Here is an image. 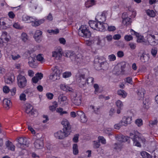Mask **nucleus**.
<instances>
[{
	"label": "nucleus",
	"mask_w": 158,
	"mask_h": 158,
	"mask_svg": "<svg viewBox=\"0 0 158 158\" xmlns=\"http://www.w3.org/2000/svg\"><path fill=\"white\" fill-rule=\"evenodd\" d=\"M106 13H99L95 17V19L98 22L94 21H90L89 23L90 27L97 31H104L106 30L108 24L106 23H103L106 20Z\"/></svg>",
	"instance_id": "1"
},
{
	"label": "nucleus",
	"mask_w": 158,
	"mask_h": 158,
	"mask_svg": "<svg viewBox=\"0 0 158 158\" xmlns=\"http://www.w3.org/2000/svg\"><path fill=\"white\" fill-rule=\"evenodd\" d=\"M66 56L67 57L69 56L73 62L78 65H82L85 63L83 57L81 54L77 52L75 53L73 52L69 51L66 52Z\"/></svg>",
	"instance_id": "2"
},
{
	"label": "nucleus",
	"mask_w": 158,
	"mask_h": 158,
	"mask_svg": "<svg viewBox=\"0 0 158 158\" xmlns=\"http://www.w3.org/2000/svg\"><path fill=\"white\" fill-rule=\"evenodd\" d=\"M146 37L147 41L146 40L145 45L150 44L155 46L158 44V35H154L148 34Z\"/></svg>",
	"instance_id": "3"
},
{
	"label": "nucleus",
	"mask_w": 158,
	"mask_h": 158,
	"mask_svg": "<svg viewBox=\"0 0 158 158\" xmlns=\"http://www.w3.org/2000/svg\"><path fill=\"white\" fill-rule=\"evenodd\" d=\"M79 35L81 37L89 38L91 35V33L89 31L88 27L86 25H82L78 30Z\"/></svg>",
	"instance_id": "4"
},
{
	"label": "nucleus",
	"mask_w": 158,
	"mask_h": 158,
	"mask_svg": "<svg viewBox=\"0 0 158 158\" xmlns=\"http://www.w3.org/2000/svg\"><path fill=\"white\" fill-rule=\"evenodd\" d=\"M81 95L79 93L73 92L71 94V100L73 103L77 106H79L81 104Z\"/></svg>",
	"instance_id": "5"
},
{
	"label": "nucleus",
	"mask_w": 158,
	"mask_h": 158,
	"mask_svg": "<svg viewBox=\"0 0 158 158\" xmlns=\"http://www.w3.org/2000/svg\"><path fill=\"white\" fill-rule=\"evenodd\" d=\"M139 133L137 131L134 132L130 134V137L132 139L133 142V144L138 147H141L140 141L141 139L139 137Z\"/></svg>",
	"instance_id": "6"
},
{
	"label": "nucleus",
	"mask_w": 158,
	"mask_h": 158,
	"mask_svg": "<svg viewBox=\"0 0 158 158\" xmlns=\"http://www.w3.org/2000/svg\"><path fill=\"white\" fill-rule=\"evenodd\" d=\"M18 85L20 88H23L27 85V80L24 76V73L21 72L17 77Z\"/></svg>",
	"instance_id": "7"
},
{
	"label": "nucleus",
	"mask_w": 158,
	"mask_h": 158,
	"mask_svg": "<svg viewBox=\"0 0 158 158\" xmlns=\"http://www.w3.org/2000/svg\"><path fill=\"white\" fill-rule=\"evenodd\" d=\"M62 130L63 131L60 130L54 134V136L56 138L59 139H63L70 134V133L64 130Z\"/></svg>",
	"instance_id": "8"
},
{
	"label": "nucleus",
	"mask_w": 158,
	"mask_h": 158,
	"mask_svg": "<svg viewBox=\"0 0 158 158\" xmlns=\"http://www.w3.org/2000/svg\"><path fill=\"white\" fill-rule=\"evenodd\" d=\"M11 21L9 19H0V28L2 29H6L10 27L11 25Z\"/></svg>",
	"instance_id": "9"
},
{
	"label": "nucleus",
	"mask_w": 158,
	"mask_h": 158,
	"mask_svg": "<svg viewBox=\"0 0 158 158\" xmlns=\"http://www.w3.org/2000/svg\"><path fill=\"white\" fill-rule=\"evenodd\" d=\"M63 52L61 48L58 47L55 48L52 52V56L56 60H60L62 55Z\"/></svg>",
	"instance_id": "10"
},
{
	"label": "nucleus",
	"mask_w": 158,
	"mask_h": 158,
	"mask_svg": "<svg viewBox=\"0 0 158 158\" xmlns=\"http://www.w3.org/2000/svg\"><path fill=\"white\" fill-rule=\"evenodd\" d=\"M138 56L140 58V60L143 63L148 62L149 59V55L143 50L139 52L138 53Z\"/></svg>",
	"instance_id": "11"
},
{
	"label": "nucleus",
	"mask_w": 158,
	"mask_h": 158,
	"mask_svg": "<svg viewBox=\"0 0 158 158\" xmlns=\"http://www.w3.org/2000/svg\"><path fill=\"white\" fill-rule=\"evenodd\" d=\"M69 100L67 96L60 94L58 98V102L61 106H65L69 103Z\"/></svg>",
	"instance_id": "12"
},
{
	"label": "nucleus",
	"mask_w": 158,
	"mask_h": 158,
	"mask_svg": "<svg viewBox=\"0 0 158 158\" xmlns=\"http://www.w3.org/2000/svg\"><path fill=\"white\" fill-rule=\"evenodd\" d=\"M29 7L32 10H37L38 12H41L43 8L41 6H39L38 3L35 2H31L29 4Z\"/></svg>",
	"instance_id": "13"
},
{
	"label": "nucleus",
	"mask_w": 158,
	"mask_h": 158,
	"mask_svg": "<svg viewBox=\"0 0 158 158\" xmlns=\"http://www.w3.org/2000/svg\"><path fill=\"white\" fill-rule=\"evenodd\" d=\"M61 124L63 127L62 130L67 131L70 133L71 132V127L68 120L65 118L63 119L61 121Z\"/></svg>",
	"instance_id": "14"
},
{
	"label": "nucleus",
	"mask_w": 158,
	"mask_h": 158,
	"mask_svg": "<svg viewBox=\"0 0 158 158\" xmlns=\"http://www.w3.org/2000/svg\"><path fill=\"white\" fill-rule=\"evenodd\" d=\"M132 120V117L131 116H124L120 121L124 126H127L130 124Z\"/></svg>",
	"instance_id": "15"
},
{
	"label": "nucleus",
	"mask_w": 158,
	"mask_h": 158,
	"mask_svg": "<svg viewBox=\"0 0 158 158\" xmlns=\"http://www.w3.org/2000/svg\"><path fill=\"white\" fill-rule=\"evenodd\" d=\"M89 74L88 71L86 69H80L78 71V73L76 75L77 79L80 77H85L86 75Z\"/></svg>",
	"instance_id": "16"
},
{
	"label": "nucleus",
	"mask_w": 158,
	"mask_h": 158,
	"mask_svg": "<svg viewBox=\"0 0 158 158\" xmlns=\"http://www.w3.org/2000/svg\"><path fill=\"white\" fill-rule=\"evenodd\" d=\"M43 139L41 137L36 139L34 142L35 147L37 149L42 148L43 146Z\"/></svg>",
	"instance_id": "17"
},
{
	"label": "nucleus",
	"mask_w": 158,
	"mask_h": 158,
	"mask_svg": "<svg viewBox=\"0 0 158 158\" xmlns=\"http://www.w3.org/2000/svg\"><path fill=\"white\" fill-rule=\"evenodd\" d=\"M115 138L117 141L122 143L127 141L129 139V137L128 136H123L122 135H116Z\"/></svg>",
	"instance_id": "18"
},
{
	"label": "nucleus",
	"mask_w": 158,
	"mask_h": 158,
	"mask_svg": "<svg viewBox=\"0 0 158 158\" xmlns=\"http://www.w3.org/2000/svg\"><path fill=\"white\" fill-rule=\"evenodd\" d=\"M22 21L25 23H30L35 19V17L29 16L27 15L24 14L22 16Z\"/></svg>",
	"instance_id": "19"
},
{
	"label": "nucleus",
	"mask_w": 158,
	"mask_h": 158,
	"mask_svg": "<svg viewBox=\"0 0 158 158\" xmlns=\"http://www.w3.org/2000/svg\"><path fill=\"white\" fill-rule=\"evenodd\" d=\"M42 32L40 30L36 31L34 35L35 40L37 42H40L42 40Z\"/></svg>",
	"instance_id": "20"
},
{
	"label": "nucleus",
	"mask_w": 158,
	"mask_h": 158,
	"mask_svg": "<svg viewBox=\"0 0 158 158\" xmlns=\"http://www.w3.org/2000/svg\"><path fill=\"white\" fill-rule=\"evenodd\" d=\"M150 102L148 99H143V107L141 109V111L142 112H144L146 110L148 109L149 108Z\"/></svg>",
	"instance_id": "21"
},
{
	"label": "nucleus",
	"mask_w": 158,
	"mask_h": 158,
	"mask_svg": "<svg viewBox=\"0 0 158 158\" xmlns=\"http://www.w3.org/2000/svg\"><path fill=\"white\" fill-rule=\"evenodd\" d=\"M123 144L119 142L115 143L113 145V148L116 152H118L121 151Z\"/></svg>",
	"instance_id": "22"
},
{
	"label": "nucleus",
	"mask_w": 158,
	"mask_h": 158,
	"mask_svg": "<svg viewBox=\"0 0 158 158\" xmlns=\"http://www.w3.org/2000/svg\"><path fill=\"white\" fill-rule=\"evenodd\" d=\"M35 19L34 20L33 22H31V25L34 27H37L39 26L41 24L43 23L45 20V19L44 18L42 19H40L38 20L35 17Z\"/></svg>",
	"instance_id": "23"
},
{
	"label": "nucleus",
	"mask_w": 158,
	"mask_h": 158,
	"mask_svg": "<svg viewBox=\"0 0 158 158\" xmlns=\"http://www.w3.org/2000/svg\"><path fill=\"white\" fill-rule=\"evenodd\" d=\"M60 89L66 92H73V89L65 84H61L60 85Z\"/></svg>",
	"instance_id": "24"
},
{
	"label": "nucleus",
	"mask_w": 158,
	"mask_h": 158,
	"mask_svg": "<svg viewBox=\"0 0 158 158\" xmlns=\"http://www.w3.org/2000/svg\"><path fill=\"white\" fill-rule=\"evenodd\" d=\"M115 103L116 106L118 108L116 113L118 114H119L121 113V111L122 109L123 106V102L121 100H118L115 102Z\"/></svg>",
	"instance_id": "25"
},
{
	"label": "nucleus",
	"mask_w": 158,
	"mask_h": 158,
	"mask_svg": "<svg viewBox=\"0 0 158 158\" xmlns=\"http://www.w3.org/2000/svg\"><path fill=\"white\" fill-rule=\"evenodd\" d=\"M27 139L25 138H20L18 140V146L20 147L21 148L24 149V148H23L24 146H26V144Z\"/></svg>",
	"instance_id": "26"
},
{
	"label": "nucleus",
	"mask_w": 158,
	"mask_h": 158,
	"mask_svg": "<svg viewBox=\"0 0 158 158\" xmlns=\"http://www.w3.org/2000/svg\"><path fill=\"white\" fill-rule=\"evenodd\" d=\"M79 81V84L80 87H84L86 86V79L85 78V77H80L77 79Z\"/></svg>",
	"instance_id": "27"
},
{
	"label": "nucleus",
	"mask_w": 158,
	"mask_h": 158,
	"mask_svg": "<svg viewBox=\"0 0 158 158\" xmlns=\"http://www.w3.org/2000/svg\"><path fill=\"white\" fill-rule=\"evenodd\" d=\"M3 103L4 107L6 109H8L11 106V103L10 101L7 99H4Z\"/></svg>",
	"instance_id": "28"
},
{
	"label": "nucleus",
	"mask_w": 158,
	"mask_h": 158,
	"mask_svg": "<svg viewBox=\"0 0 158 158\" xmlns=\"http://www.w3.org/2000/svg\"><path fill=\"white\" fill-rule=\"evenodd\" d=\"M137 93L139 99H140L143 98L145 94V91L143 89H139L138 90Z\"/></svg>",
	"instance_id": "29"
},
{
	"label": "nucleus",
	"mask_w": 158,
	"mask_h": 158,
	"mask_svg": "<svg viewBox=\"0 0 158 158\" xmlns=\"http://www.w3.org/2000/svg\"><path fill=\"white\" fill-rule=\"evenodd\" d=\"M20 39L24 42H26L29 40V37L28 35L24 32H22L21 34Z\"/></svg>",
	"instance_id": "30"
},
{
	"label": "nucleus",
	"mask_w": 158,
	"mask_h": 158,
	"mask_svg": "<svg viewBox=\"0 0 158 158\" xmlns=\"http://www.w3.org/2000/svg\"><path fill=\"white\" fill-rule=\"evenodd\" d=\"M6 145L7 148L12 151H14L15 149V146L13 144L9 141H7L6 143Z\"/></svg>",
	"instance_id": "31"
},
{
	"label": "nucleus",
	"mask_w": 158,
	"mask_h": 158,
	"mask_svg": "<svg viewBox=\"0 0 158 158\" xmlns=\"http://www.w3.org/2000/svg\"><path fill=\"white\" fill-rule=\"evenodd\" d=\"M100 106H98L96 107L93 105H90L89 106L90 110H92V111L96 114H99L100 113Z\"/></svg>",
	"instance_id": "32"
},
{
	"label": "nucleus",
	"mask_w": 158,
	"mask_h": 158,
	"mask_svg": "<svg viewBox=\"0 0 158 158\" xmlns=\"http://www.w3.org/2000/svg\"><path fill=\"white\" fill-rule=\"evenodd\" d=\"M60 74L52 73L49 76V79L53 81L58 80L60 78Z\"/></svg>",
	"instance_id": "33"
},
{
	"label": "nucleus",
	"mask_w": 158,
	"mask_h": 158,
	"mask_svg": "<svg viewBox=\"0 0 158 158\" xmlns=\"http://www.w3.org/2000/svg\"><path fill=\"white\" fill-rule=\"evenodd\" d=\"M129 11L131 13V18H134L136 15V12L135 9L132 6H129L127 7Z\"/></svg>",
	"instance_id": "34"
},
{
	"label": "nucleus",
	"mask_w": 158,
	"mask_h": 158,
	"mask_svg": "<svg viewBox=\"0 0 158 158\" xmlns=\"http://www.w3.org/2000/svg\"><path fill=\"white\" fill-rule=\"evenodd\" d=\"M33 107L29 103H26L25 104V110L26 112L28 114L31 113V110H33Z\"/></svg>",
	"instance_id": "35"
},
{
	"label": "nucleus",
	"mask_w": 158,
	"mask_h": 158,
	"mask_svg": "<svg viewBox=\"0 0 158 158\" xmlns=\"http://www.w3.org/2000/svg\"><path fill=\"white\" fill-rule=\"evenodd\" d=\"M35 59L33 57H30L29 58L28 64L29 66L33 68L35 67L36 66L35 64Z\"/></svg>",
	"instance_id": "36"
},
{
	"label": "nucleus",
	"mask_w": 158,
	"mask_h": 158,
	"mask_svg": "<svg viewBox=\"0 0 158 158\" xmlns=\"http://www.w3.org/2000/svg\"><path fill=\"white\" fill-rule=\"evenodd\" d=\"M137 37V41L138 43H142L143 44L145 45L146 40L144 39L143 36L140 35L139 33L136 36Z\"/></svg>",
	"instance_id": "37"
},
{
	"label": "nucleus",
	"mask_w": 158,
	"mask_h": 158,
	"mask_svg": "<svg viewBox=\"0 0 158 158\" xmlns=\"http://www.w3.org/2000/svg\"><path fill=\"white\" fill-rule=\"evenodd\" d=\"M153 78L151 74H149L146 80V82L148 85H153Z\"/></svg>",
	"instance_id": "38"
},
{
	"label": "nucleus",
	"mask_w": 158,
	"mask_h": 158,
	"mask_svg": "<svg viewBox=\"0 0 158 158\" xmlns=\"http://www.w3.org/2000/svg\"><path fill=\"white\" fill-rule=\"evenodd\" d=\"M152 145H155V148H156L154 151V158H158V147H157V145L155 141H153L152 143Z\"/></svg>",
	"instance_id": "39"
},
{
	"label": "nucleus",
	"mask_w": 158,
	"mask_h": 158,
	"mask_svg": "<svg viewBox=\"0 0 158 158\" xmlns=\"http://www.w3.org/2000/svg\"><path fill=\"white\" fill-rule=\"evenodd\" d=\"M97 65L99 66L100 68H102L104 70L107 69L109 66L108 64L106 62H103L100 63H99Z\"/></svg>",
	"instance_id": "40"
},
{
	"label": "nucleus",
	"mask_w": 158,
	"mask_h": 158,
	"mask_svg": "<svg viewBox=\"0 0 158 158\" xmlns=\"http://www.w3.org/2000/svg\"><path fill=\"white\" fill-rule=\"evenodd\" d=\"M117 94L120 97L123 98H125L127 96V93L123 89H119L117 91Z\"/></svg>",
	"instance_id": "41"
},
{
	"label": "nucleus",
	"mask_w": 158,
	"mask_h": 158,
	"mask_svg": "<svg viewBox=\"0 0 158 158\" xmlns=\"http://www.w3.org/2000/svg\"><path fill=\"white\" fill-rule=\"evenodd\" d=\"M51 70L52 71V73L60 74L61 73V71L59 69V67L57 66H56L53 67L52 68Z\"/></svg>",
	"instance_id": "42"
},
{
	"label": "nucleus",
	"mask_w": 158,
	"mask_h": 158,
	"mask_svg": "<svg viewBox=\"0 0 158 158\" xmlns=\"http://www.w3.org/2000/svg\"><path fill=\"white\" fill-rule=\"evenodd\" d=\"M94 0H88L85 3V6L86 7H89L95 4Z\"/></svg>",
	"instance_id": "43"
},
{
	"label": "nucleus",
	"mask_w": 158,
	"mask_h": 158,
	"mask_svg": "<svg viewBox=\"0 0 158 158\" xmlns=\"http://www.w3.org/2000/svg\"><path fill=\"white\" fill-rule=\"evenodd\" d=\"M56 111L57 113H59L60 115H62L64 114L68 113L67 111L64 110L63 108L60 107L56 108Z\"/></svg>",
	"instance_id": "44"
},
{
	"label": "nucleus",
	"mask_w": 158,
	"mask_h": 158,
	"mask_svg": "<svg viewBox=\"0 0 158 158\" xmlns=\"http://www.w3.org/2000/svg\"><path fill=\"white\" fill-rule=\"evenodd\" d=\"M7 33L6 31H3L2 32V35H1V38H0V46H4V42L3 41V39H4L5 37L7 36Z\"/></svg>",
	"instance_id": "45"
},
{
	"label": "nucleus",
	"mask_w": 158,
	"mask_h": 158,
	"mask_svg": "<svg viewBox=\"0 0 158 158\" xmlns=\"http://www.w3.org/2000/svg\"><path fill=\"white\" fill-rule=\"evenodd\" d=\"M122 23L125 25L127 26L130 25L131 23V19L128 17L123 18Z\"/></svg>",
	"instance_id": "46"
},
{
	"label": "nucleus",
	"mask_w": 158,
	"mask_h": 158,
	"mask_svg": "<svg viewBox=\"0 0 158 158\" xmlns=\"http://www.w3.org/2000/svg\"><path fill=\"white\" fill-rule=\"evenodd\" d=\"M86 85L90 86L93 85L94 83V78L91 77H89L86 79Z\"/></svg>",
	"instance_id": "47"
},
{
	"label": "nucleus",
	"mask_w": 158,
	"mask_h": 158,
	"mask_svg": "<svg viewBox=\"0 0 158 158\" xmlns=\"http://www.w3.org/2000/svg\"><path fill=\"white\" fill-rule=\"evenodd\" d=\"M73 153L74 155H77L79 152L77 144L74 143L73 145Z\"/></svg>",
	"instance_id": "48"
},
{
	"label": "nucleus",
	"mask_w": 158,
	"mask_h": 158,
	"mask_svg": "<svg viewBox=\"0 0 158 158\" xmlns=\"http://www.w3.org/2000/svg\"><path fill=\"white\" fill-rule=\"evenodd\" d=\"M146 14L151 17H154L155 15V13L153 10L148 9L146 10Z\"/></svg>",
	"instance_id": "49"
},
{
	"label": "nucleus",
	"mask_w": 158,
	"mask_h": 158,
	"mask_svg": "<svg viewBox=\"0 0 158 158\" xmlns=\"http://www.w3.org/2000/svg\"><path fill=\"white\" fill-rule=\"evenodd\" d=\"M52 104V105L50 106H49V109L52 111H54L58 106L57 102L56 101L54 102Z\"/></svg>",
	"instance_id": "50"
},
{
	"label": "nucleus",
	"mask_w": 158,
	"mask_h": 158,
	"mask_svg": "<svg viewBox=\"0 0 158 158\" xmlns=\"http://www.w3.org/2000/svg\"><path fill=\"white\" fill-rule=\"evenodd\" d=\"M141 155L143 158H152L150 154L145 151L142 152Z\"/></svg>",
	"instance_id": "51"
},
{
	"label": "nucleus",
	"mask_w": 158,
	"mask_h": 158,
	"mask_svg": "<svg viewBox=\"0 0 158 158\" xmlns=\"http://www.w3.org/2000/svg\"><path fill=\"white\" fill-rule=\"evenodd\" d=\"M135 123L137 126L140 127L143 125V120L141 118H138L135 120Z\"/></svg>",
	"instance_id": "52"
},
{
	"label": "nucleus",
	"mask_w": 158,
	"mask_h": 158,
	"mask_svg": "<svg viewBox=\"0 0 158 158\" xmlns=\"http://www.w3.org/2000/svg\"><path fill=\"white\" fill-rule=\"evenodd\" d=\"M36 59L38 61H40L42 63L44 62L45 61L43 55L41 54H38L37 56Z\"/></svg>",
	"instance_id": "53"
},
{
	"label": "nucleus",
	"mask_w": 158,
	"mask_h": 158,
	"mask_svg": "<svg viewBox=\"0 0 158 158\" xmlns=\"http://www.w3.org/2000/svg\"><path fill=\"white\" fill-rule=\"evenodd\" d=\"M124 126L122 122L120 121L118 123L115 124L114 125V128L115 129L119 130L121 127Z\"/></svg>",
	"instance_id": "54"
},
{
	"label": "nucleus",
	"mask_w": 158,
	"mask_h": 158,
	"mask_svg": "<svg viewBox=\"0 0 158 158\" xmlns=\"http://www.w3.org/2000/svg\"><path fill=\"white\" fill-rule=\"evenodd\" d=\"M13 27L19 30H21L23 28V27L21 26L18 22L14 23L13 25Z\"/></svg>",
	"instance_id": "55"
},
{
	"label": "nucleus",
	"mask_w": 158,
	"mask_h": 158,
	"mask_svg": "<svg viewBox=\"0 0 158 158\" xmlns=\"http://www.w3.org/2000/svg\"><path fill=\"white\" fill-rule=\"evenodd\" d=\"M11 57L12 60H18L20 57V55L18 54H12L11 55Z\"/></svg>",
	"instance_id": "56"
},
{
	"label": "nucleus",
	"mask_w": 158,
	"mask_h": 158,
	"mask_svg": "<svg viewBox=\"0 0 158 158\" xmlns=\"http://www.w3.org/2000/svg\"><path fill=\"white\" fill-rule=\"evenodd\" d=\"M47 31L51 34H56L59 32V30L58 29L54 30H48Z\"/></svg>",
	"instance_id": "57"
},
{
	"label": "nucleus",
	"mask_w": 158,
	"mask_h": 158,
	"mask_svg": "<svg viewBox=\"0 0 158 158\" xmlns=\"http://www.w3.org/2000/svg\"><path fill=\"white\" fill-rule=\"evenodd\" d=\"M19 99L22 101H25L26 100V95L24 92L20 94L19 97Z\"/></svg>",
	"instance_id": "58"
},
{
	"label": "nucleus",
	"mask_w": 158,
	"mask_h": 158,
	"mask_svg": "<svg viewBox=\"0 0 158 158\" xmlns=\"http://www.w3.org/2000/svg\"><path fill=\"white\" fill-rule=\"evenodd\" d=\"M10 90V89L9 87L6 85L4 86L2 88V91L4 93L8 94Z\"/></svg>",
	"instance_id": "59"
},
{
	"label": "nucleus",
	"mask_w": 158,
	"mask_h": 158,
	"mask_svg": "<svg viewBox=\"0 0 158 158\" xmlns=\"http://www.w3.org/2000/svg\"><path fill=\"white\" fill-rule=\"evenodd\" d=\"M98 139L99 142H100L103 144H106V140L103 136H99L98 137Z\"/></svg>",
	"instance_id": "60"
},
{
	"label": "nucleus",
	"mask_w": 158,
	"mask_h": 158,
	"mask_svg": "<svg viewBox=\"0 0 158 158\" xmlns=\"http://www.w3.org/2000/svg\"><path fill=\"white\" fill-rule=\"evenodd\" d=\"M28 114L31 116L36 117L38 115V113L37 111L36 110L33 109V110H31V113H30Z\"/></svg>",
	"instance_id": "61"
},
{
	"label": "nucleus",
	"mask_w": 158,
	"mask_h": 158,
	"mask_svg": "<svg viewBox=\"0 0 158 158\" xmlns=\"http://www.w3.org/2000/svg\"><path fill=\"white\" fill-rule=\"evenodd\" d=\"M108 59L110 61H113L115 60L116 57L114 55L112 54L108 56Z\"/></svg>",
	"instance_id": "62"
},
{
	"label": "nucleus",
	"mask_w": 158,
	"mask_h": 158,
	"mask_svg": "<svg viewBox=\"0 0 158 158\" xmlns=\"http://www.w3.org/2000/svg\"><path fill=\"white\" fill-rule=\"evenodd\" d=\"M111 130L112 129L111 128H105L104 129L103 131L106 134H108V135H111Z\"/></svg>",
	"instance_id": "63"
},
{
	"label": "nucleus",
	"mask_w": 158,
	"mask_h": 158,
	"mask_svg": "<svg viewBox=\"0 0 158 158\" xmlns=\"http://www.w3.org/2000/svg\"><path fill=\"white\" fill-rule=\"evenodd\" d=\"M71 73L70 72H66L63 73V77L65 78H68L71 75Z\"/></svg>",
	"instance_id": "64"
}]
</instances>
